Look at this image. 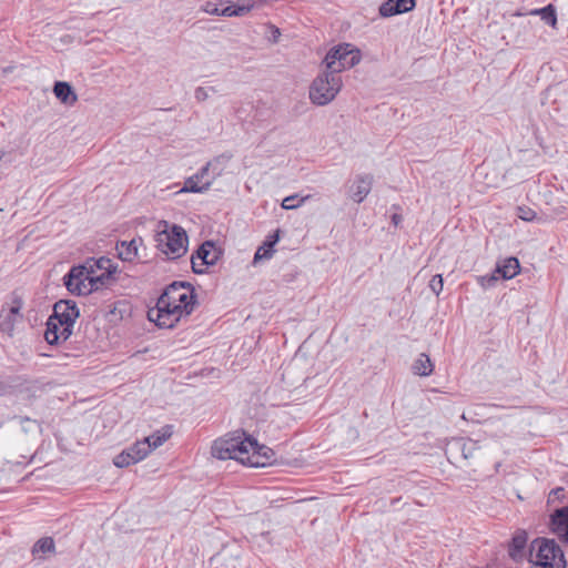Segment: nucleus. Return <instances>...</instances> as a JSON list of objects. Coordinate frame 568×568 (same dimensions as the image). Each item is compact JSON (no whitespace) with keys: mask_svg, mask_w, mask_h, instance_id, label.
I'll return each mask as SVG.
<instances>
[{"mask_svg":"<svg viewBox=\"0 0 568 568\" xmlns=\"http://www.w3.org/2000/svg\"><path fill=\"white\" fill-rule=\"evenodd\" d=\"M211 453L217 459H234L250 467H264L271 464L274 457L271 448L260 445L244 432H235L216 439Z\"/></svg>","mask_w":568,"mask_h":568,"instance_id":"1","label":"nucleus"},{"mask_svg":"<svg viewBox=\"0 0 568 568\" xmlns=\"http://www.w3.org/2000/svg\"><path fill=\"white\" fill-rule=\"evenodd\" d=\"M536 568H566L564 550L554 540L538 537L530 544L529 559Z\"/></svg>","mask_w":568,"mask_h":568,"instance_id":"2","label":"nucleus"},{"mask_svg":"<svg viewBox=\"0 0 568 568\" xmlns=\"http://www.w3.org/2000/svg\"><path fill=\"white\" fill-rule=\"evenodd\" d=\"M109 273L97 274L92 265L74 266L64 277L67 288L78 295H85L108 284Z\"/></svg>","mask_w":568,"mask_h":568,"instance_id":"3","label":"nucleus"},{"mask_svg":"<svg viewBox=\"0 0 568 568\" xmlns=\"http://www.w3.org/2000/svg\"><path fill=\"white\" fill-rule=\"evenodd\" d=\"M343 82L338 74L324 69L310 87V100L312 103L323 106L332 102L342 89Z\"/></svg>","mask_w":568,"mask_h":568,"instance_id":"4","label":"nucleus"},{"mask_svg":"<svg viewBox=\"0 0 568 568\" xmlns=\"http://www.w3.org/2000/svg\"><path fill=\"white\" fill-rule=\"evenodd\" d=\"M359 61V50L349 43H345L331 49L325 55L323 64L324 69L339 75L342 71L355 67Z\"/></svg>","mask_w":568,"mask_h":568,"instance_id":"5","label":"nucleus"},{"mask_svg":"<svg viewBox=\"0 0 568 568\" xmlns=\"http://www.w3.org/2000/svg\"><path fill=\"white\" fill-rule=\"evenodd\" d=\"M158 243L169 258H179L186 252L187 235L182 227L173 225L171 230H163L158 234Z\"/></svg>","mask_w":568,"mask_h":568,"instance_id":"6","label":"nucleus"},{"mask_svg":"<svg viewBox=\"0 0 568 568\" xmlns=\"http://www.w3.org/2000/svg\"><path fill=\"white\" fill-rule=\"evenodd\" d=\"M186 316L189 315L176 308V305H172L166 301L163 302L162 296L159 297L156 306L148 312L149 320L161 328H172Z\"/></svg>","mask_w":568,"mask_h":568,"instance_id":"7","label":"nucleus"},{"mask_svg":"<svg viewBox=\"0 0 568 568\" xmlns=\"http://www.w3.org/2000/svg\"><path fill=\"white\" fill-rule=\"evenodd\" d=\"M161 296L163 302L166 301L172 305H176V308L183 311L184 314L190 315L194 308L195 296L190 285L184 283H172Z\"/></svg>","mask_w":568,"mask_h":568,"instance_id":"8","label":"nucleus"},{"mask_svg":"<svg viewBox=\"0 0 568 568\" xmlns=\"http://www.w3.org/2000/svg\"><path fill=\"white\" fill-rule=\"evenodd\" d=\"M23 301L18 294H13L10 303L3 305L0 311V332L12 336L16 325L22 322L23 315L21 310Z\"/></svg>","mask_w":568,"mask_h":568,"instance_id":"9","label":"nucleus"},{"mask_svg":"<svg viewBox=\"0 0 568 568\" xmlns=\"http://www.w3.org/2000/svg\"><path fill=\"white\" fill-rule=\"evenodd\" d=\"M221 251L212 241L204 242L191 257L192 270L196 274H203L207 266L216 263Z\"/></svg>","mask_w":568,"mask_h":568,"instance_id":"10","label":"nucleus"},{"mask_svg":"<svg viewBox=\"0 0 568 568\" xmlns=\"http://www.w3.org/2000/svg\"><path fill=\"white\" fill-rule=\"evenodd\" d=\"M149 454L150 446L142 443V440H138L118 454L113 459V464L119 468H124L143 460Z\"/></svg>","mask_w":568,"mask_h":568,"instance_id":"11","label":"nucleus"},{"mask_svg":"<svg viewBox=\"0 0 568 568\" xmlns=\"http://www.w3.org/2000/svg\"><path fill=\"white\" fill-rule=\"evenodd\" d=\"M79 315V308L74 302L61 300L54 304L53 314L51 316L54 320H61L65 326L63 329L67 332L68 327H74Z\"/></svg>","mask_w":568,"mask_h":568,"instance_id":"12","label":"nucleus"},{"mask_svg":"<svg viewBox=\"0 0 568 568\" xmlns=\"http://www.w3.org/2000/svg\"><path fill=\"white\" fill-rule=\"evenodd\" d=\"M210 165L211 163H206L197 173L187 178L180 192L202 193L207 190L213 182V178L210 176Z\"/></svg>","mask_w":568,"mask_h":568,"instance_id":"13","label":"nucleus"},{"mask_svg":"<svg viewBox=\"0 0 568 568\" xmlns=\"http://www.w3.org/2000/svg\"><path fill=\"white\" fill-rule=\"evenodd\" d=\"M64 323L61 320H54L50 316L47 321V328L44 332V338L50 345H55L61 342H65L72 334L73 328L68 327L67 332L63 329Z\"/></svg>","mask_w":568,"mask_h":568,"instance_id":"14","label":"nucleus"},{"mask_svg":"<svg viewBox=\"0 0 568 568\" xmlns=\"http://www.w3.org/2000/svg\"><path fill=\"white\" fill-rule=\"evenodd\" d=\"M373 178L369 174L357 175L348 186V196L356 203H361L372 190Z\"/></svg>","mask_w":568,"mask_h":568,"instance_id":"15","label":"nucleus"},{"mask_svg":"<svg viewBox=\"0 0 568 568\" xmlns=\"http://www.w3.org/2000/svg\"><path fill=\"white\" fill-rule=\"evenodd\" d=\"M280 239H281V230L280 229H277L273 233L268 234L266 236L265 241L257 247V250L254 254L253 264L256 265L261 261L272 258L275 253L274 246L280 241Z\"/></svg>","mask_w":568,"mask_h":568,"instance_id":"16","label":"nucleus"},{"mask_svg":"<svg viewBox=\"0 0 568 568\" xmlns=\"http://www.w3.org/2000/svg\"><path fill=\"white\" fill-rule=\"evenodd\" d=\"M551 530L568 544V506L557 509L551 516Z\"/></svg>","mask_w":568,"mask_h":568,"instance_id":"17","label":"nucleus"},{"mask_svg":"<svg viewBox=\"0 0 568 568\" xmlns=\"http://www.w3.org/2000/svg\"><path fill=\"white\" fill-rule=\"evenodd\" d=\"M527 539L528 537L525 530H517L513 536L508 546V555L514 561L519 562L524 560V550L527 545Z\"/></svg>","mask_w":568,"mask_h":568,"instance_id":"18","label":"nucleus"},{"mask_svg":"<svg viewBox=\"0 0 568 568\" xmlns=\"http://www.w3.org/2000/svg\"><path fill=\"white\" fill-rule=\"evenodd\" d=\"M53 93L58 100L67 105H73L78 101L77 93L68 82L57 81L53 87Z\"/></svg>","mask_w":568,"mask_h":568,"instance_id":"19","label":"nucleus"},{"mask_svg":"<svg viewBox=\"0 0 568 568\" xmlns=\"http://www.w3.org/2000/svg\"><path fill=\"white\" fill-rule=\"evenodd\" d=\"M520 271L519 261L516 257L505 258L501 263H498L495 270L500 278L510 280L515 277Z\"/></svg>","mask_w":568,"mask_h":568,"instance_id":"20","label":"nucleus"},{"mask_svg":"<svg viewBox=\"0 0 568 568\" xmlns=\"http://www.w3.org/2000/svg\"><path fill=\"white\" fill-rule=\"evenodd\" d=\"M173 434L172 426L166 425L161 429L154 432L152 435L142 439V443L150 446V453L162 446Z\"/></svg>","mask_w":568,"mask_h":568,"instance_id":"21","label":"nucleus"},{"mask_svg":"<svg viewBox=\"0 0 568 568\" xmlns=\"http://www.w3.org/2000/svg\"><path fill=\"white\" fill-rule=\"evenodd\" d=\"M311 195L300 196L298 194L290 195L283 199L280 203L278 200H273L271 203H267L272 211H276L280 204L283 210H295L301 206L302 203L310 200Z\"/></svg>","mask_w":568,"mask_h":568,"instance_id":"22","label":"nucleus"},{"mask_svg":"<svg viewBox=\"0 0 568 568\" xmlns=\"http://www.w3.org/2000/svg\"><path fill=\"white\" fill-rule=\"evenodd\" d=\"M412 372L417 376H429L434 372V364L425 353L418 355L412 365Z\"/></svg>","mask_w":568,"mask_h":568,"instance_id":"23","label":"nucleus"},{"mask_svg":"<svg viewBox=\"0 0 568 568\" xmlns=\"http://www.w3.org/2000/svg\"><path fill=\"white\" fill-rule=\"evenodd\" d=\"M118 255L122 261L132 262L138 256V242L135 239L116 244Z\"/></svg>","mask_w":568,"mask_h":568,"instance_id":"24","label":"nucleus"},{"mask_svg":"<svg viewBox=\"0 0 568 568\" xmlns=\"http://www.w3.org/2000/svg\"><path fill=\"white\" fill-rule=\"evenodd\" d=\"M55 550L54 541L51 537H43L39 539L32 548V554H53Z\"/></svg>","mask_w":568,"mask_h":568,"instance_id":"25","label":"nucleus"},{"mask_svg":"<svg viewBox=\"0 0 568 568\" xmlns=\"http://www.w3.org/2000/svg\"><path fill=\"white\" fill-rule=\"evenodd\" d=\"M254 8L253 3L242 6H227L221 10L223 17H242Z\"/></svg>","mask_w":568,"mask_h":568,"instance_id":"26","label":"nucleus"},{"mask_svg":"<svg viewBox=\"0 0 568 568\" xmlns=\"http://www.w3.org/2000/svg\"><path fill=\"white\" fill-rule=\"evenodd\" d=\"M88 265H91V263H88ZM92 266H93V270H95L97 273H98V271H101V273H109L108 274V282L110 281L112 274L116 270L113 266L111 260L106 258V257H101L98 261H94Z\"/></svg>","mask_w":568,"mask_h":568,"instance_id":"27","label":"nucleus"},{"mask_svg":"<svg viewBox=\"0 0 568 568\" xmlns=\"http://www.w3.org/2000/svg\"><path fill=\"white\" fill-rule=\"evenodd\" d=\"M454 445L462 452L465 459L473 457L474 450L476 449V443L471 439L465 440L459 438L454 442Z\"/></svg>","mask_w":568,"mask_h":568,"instance_id":"28","label":"nucleus"},{"mask_svg":"<svg viewBox=\"0 0 568 568\" xmlns=\"http://www.w3.org/2000/svg\"><path fill=\"white\" fill-rule=\"evenodd\" d=\"M396 0H387L382 3L379 7V14L384 18L393 17L395 14H399V7H396Z\"/></svg>","mask_w":568,"mask_h":568,"instance_id":"29","label":"nucleus"},{"mask_svg":"<svg viewBox=\"0 0 568 568\" xmlns=\"http://www.w3.org/2000/svg\"><path fill=\"white\" fill-rule=\"evenodd\" d=\"M536 13L540 14L541 19L546 23H548L552 27L556 26V23H557L556 10L551 4H548L547 7H545L542 9L536 10Z\"/></svg>","mask_w":568,"mask_h":568,"instance_id":"30","label":"nucleus"},{"mask_svg":"<svg viewBox=\"0 0 568 568\" xmlns=\"http://www.w3.org/2000/svg\"><path fill=\"white\" fill-rule=\"evenodd\" d=\"M499 278L500 276L494 272L493 274L489 275L479 276L478 283L483 288L487 290L494 287Z\"/></svg>","mask_w":568,"mask_h":568,"instance_id":"31","label":"nucleus"},{"mask_svg":"<svg viewBox=\"0 0 568 568\" xmlns=\"http://www.w3.org/2000/svg\"><path fill=\"white\" fill-rule=\"evenodd\" d=\"M443 277L440 274L434 275L433 278L429 282V288L435 293L437 296L443 291Z\"/></svg>","mask_w":568,"mask_h":568,"instance_id":"32","label":"nucleus"},{"mask_svg":"<svg viewBox=\"0 0 568 568\" xmlns=\"http://www.w3.org/2000/svg\"><path fill=\"white\" fill-rule=\"evenodd\" d=\"M396 7H399L400 13L412 11L416 3L415 0H396Z\"/></svg>","mask_w":568,"mask_h":568,"instance_id":"33","label":"nucleus"},{"mask_svg":"<svg viewBox=\"0 0 568 568\" xmlns=\"http://www.w3.org/2000/svg\"><path fill=\"white\" fill-rule=\"evenodd\" d=\"M201 10L207 14L222 16L221 10L216 7V4L212 2H206L205 4H203Z\"/></svg>","mask_w":568,"mask_h":568,"instance_id":"34","label":"nucleus"},{"mask_svg":"<svg viewBox=\"0 0 568 568\" xmlns=\"http://www.w3.org/2000/svg\"><path fill=\"white\" fill-rule=\"evenodd\" d=\"M270 36L267 37L272 43H277L281 37V31L274 24H268Z\"/></svg>","mask_w":568,"mask_h":568,"instance_id":"35","label":"nucleus"},{"mask_svg":"<svg viewBox=\"0 0 568 568\" xmlns=\"http://www.w3.org/2000/svg\"><path fill=\"white\" fill-rule=\"evenodd\" d=\"M194 97L197 101H205L209 98V92L205 88L199 87L194 92Z\"/></svg>","mask_w":568,"mask_h":568,"instance_id":"36","label":"nucleus"},{"mask_svg":"<svg viewBox=\"0 0 568 568\" xmlns=\"http://www.w3.org/2000/svg\"><path fill=\"white\" fill-rule=\"evenodd\" d=\"M564 493H565V489L562 487H557L551 490L550 497L554 496L558 499H561V498H564Z\"/></svg>","mask_w":568,"mask_h":568,"instance_id":"37","label":"nucleus"},{"mask_svg":"<svg viewBox=\"0 0 568 568\" xmlns=\"http://www.w3.org/2000/svg\"><path fill=\"white\" fill-rule=\"evenodd\" d=\"M10 386L3 382H0V396L8 394Z\"/></svg>","mask_w":568,"mask_h":568,"instance_id":"38","label":"nucleus"},{"mask_svg":"<svg viewBox=\"0 0 568 568\" xmlns=\"http://www.w3.org/2000/svg\"><path fill=\"white\" fill-rule=\"evenodd\" d=\"M519 216L521 217V220L527 221V222L534 221L537 217V215H535V214H531V215H519Z\"/></svg>","mask_w":568,"mask_h":568,"instance_id":"39","label":"nucleus"},{"mask_svg":"<svg viewBox=\"0 0 568 568\" xmlns=\"http://www.w3.org/2000/svg\"><path fill=\"white\" fill-rule=\"evenodd\" d=\"M393 216V223L394 225H398L402 221V215L394 214Z\"/></svg>","mask_w":568,"mask_h":568,"instance_id":"40","label":"nucleus"},{"mask_svg":"<svg viewBox=\"0 0 568 568\" xmlns=\"http://www.w3.org/2000/svg\"><path fill=\"white\" fill-rule=\"evenodd\" d=\"M485 173V166H480L476 171V176L479 178Z\"/></svg>","mask_w":568,"mask_h":568,"instance_id":"41","label":"nucleus"},{"mask_svg":"<svg viewBox=\"0 0 568 568\" xmlns=\"http://www.w3.org/2000/svg\"><path fill=\"white\" fill-rule=\"evenodd\" d=\"M2 159V153L0 152V160Z\"/></svg>","mask_w":568,"mask_h":568,"instance_id":"42","label":"nucleus"}]
</instances>
